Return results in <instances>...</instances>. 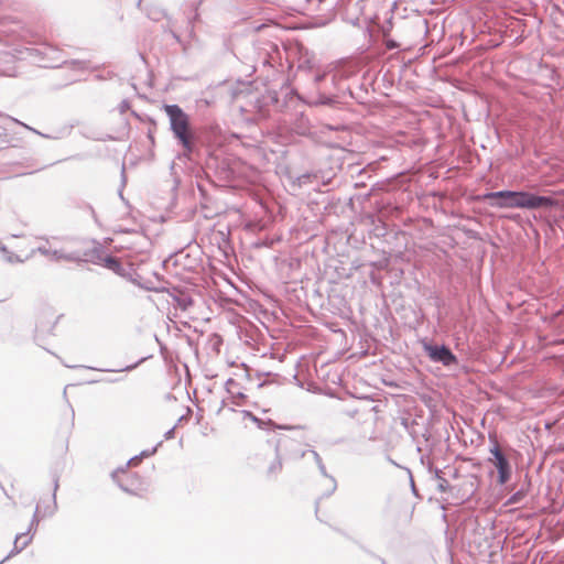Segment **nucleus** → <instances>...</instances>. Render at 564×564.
<instances>
[{
  "mask_svg": "<svg viewBox=\"0 0 564 564\" xmlns=\"http://www.w3.org/2000/svg\"><path fill=\"white\" fill-rule=\"evenodd\" d=\"M482 198L495 208L540 209L557 205V200L551 196H541L525 191L488 192L484 194Z\"/></svg>",
  "mask_w": 564,
  "mask_h": 564,
  "instance_id": "obj_1",
  "label": "nucleus"
},
{
  "mask_svg": "<svg viewBox=\"0 0 564 564\" xmlns=\"http://www.w3.org/2000/svg\"><path fill=\"white\" fill-rule=\"evenodd\" d=\"M275 453L295 460L305 457L306 454H310L316 463L321 475L328 480V486L326 491L323 494V497H329L336 491L337 481L335 477L327 473L319 454L314 449L303 448L301 442L296 437H292L290 435L280 436L275 443Z\"/></svg>",
  "mask_w": 564,
  "mask_h": 564,
  "instance_id": "obj_2",
  "label": "nucleus"
},
{
  "mask_svg": "<svg viewBox=\"0 0 564 564\" xmlns=\"http://www.w3.org/2000/svg\"><path fill=\"white\" fill-rule=\"evenodd\" d=\"M170 121V129L174 138L183 147L186 154H191L195 149V137L191 130L189 117L178 105L163 106Z\"/></svg>",
  "mask_w": 564,
  "mask_h": 564,
  "instance_id": "obj_3",
  "label": "nucleus"
},
{
  "mask_svg": "<svg viewBox=\"0 0 564 564\" xmlns=\"http://www.w3.org/2000/svg\"><path fill=\"white\" fill-rule=\"evenodd\" d=\"M105 253L106 251L100 246H96L91 249L84 250L83 252H65L63 250H56L53 252V257L56 261L65 260L70 262H88L101 265Z\"/></svg>",
  "mask_w": 564,
  "mask_h": 564,
  "instance_id": "obj_4",
  "label": "nucleus"
},
{
  "mask_svg": "<svg viewBox=\"0 0 564 564\" xmlns=\"http://www.w3.org/2000/svg\"><path fill=\"white\" fill-rule=\"evenodd\" d=\"M491 457L488 460L494 464L498 471V484L506 485L512 474L511 465L507 455L500 449L498 443L495 441L494 446L489 449Z\"/></svg>",
  "mask_w": 564,
  "mask_h": 564,
  "instance_id": "obj_5",
  "label": "nucleus"
},
{
  "mask_svg": "<svg viewBox=\"0 0 564 564\" xmlns=\"http://www.w3.org/2000/svg\"><path fill=\"white\" fill-rule=\"evenodd\" d=\"M288 101H281L275 90H267L254 101V107L261 116H267L269 108L273 107L276 111H283Z\"/></svg>",
  "mask_w": 564,
  "mask_h": 564,
  "instance_id": "obj_6",
  "label": "nucleus"
},
{
  "mask_svg": "<svg viewBox=\"0 0 564 564\" xmlns=\"http://www.w3.org/2000/svg\"><path fill=\"white\" fill-rule=\"evenodd\" d=\"M424 350L426 351L429 358L434 362H440L446 367L457 362L456 356L445 345L425 344Z\"/></svg>",
  "mask_w": 564,
  "mask_h": 564,
  "instance_id": "obj_7",
  "label": "nucleus"
},
{
  "mask_svg": "<svg viewBox=\"0 0 564 564\" xmlns=\"http://www.w3.org/2000/svg\"><path fill=\"white\" fill-rule=\"evenodd\" d=\"M531 488V480L529 478V475L527 474L524 476V480L521 484L520 488L514 491L507 500L506 505H519L521 503L527 495L529 494Z\"/></svg>",
  "mask_w": 564,
  "mask_h": 564,
  "instance_id": "obj_8",
  "label": "nucleus"
},
{
  "mask_svg": "<svg viewBox=\"0 0 564 564\" xmlns=\"http://www.w3.org/2000/svg\"><path fill=\"white\" fill-rule=\"evenodd\" d=\"M32 541V536L28 535V533H20L17 534L13 549L11 552L0 562V564H3L8 558H10L13 555L19 554L22 552Z\"/></svg>",
  "mask_w": 564,
  "mask_h": 564,
  "instance_id": "obj_9",
  "label": "nucleus"
},
{
  "mask_svg": "<svg viewBox=\"0 0 564 564\" xmlns=\"http://www.w3.org/2000/svg\"><path fill=\"white\" fill-rule=\"evenodd\" d=\"M101 265L119 275H123L124 269L120 260L107 252L104 256Z\"/></svg>",
  "mask_w": 564,
  "mask_h": 564,
  "instance_id": "obj_10",
  "label": "nucleus"
},
{
  "mask_svg": "<svg viewBox=\"0 0 564 564\" xmlns=\"http://www.w3.org/2000/svg\"><path fill=\"white\" fill-rule=\"evenodd\" d=\"M58 486H59V477L58 475L55 473L53 474V496H52V506H47L44 511H43V514L42 517H51L53 516L56 510H57V502H56V491L58 489Z\"/></svg>",
  "mask_w": 564,
  "mask_h": 564,
  "instance_id": "obj_11",
  "label": "nucleus"
},
{
  "mask_svg": "<svg viewBox=\"0 0 564 564\" xmlns=\"http://www.w3.org/2000/svg\"><path fill=\"white\" fill-rule=\"evenodd\" d=\"M282 470V455L275 453L274 459L270 463L267 469V475L269 477L278 476Z\"/></svg>",
  "mask_w": 564,
  "mask_h": 564,
  "instance_id": "obj_12",
  "label": "nucleus"
},
{
  "mask_svg": "<svg viewBox=\"0 0 564 564\" xmlns=\"http://www.w3.org/2000/svg\"><path fill=\"white\" fill-rule=\"evenodd\" d=\"M173 300H174L176 306L178 308H181L182 311L188 310L194 303L193 299L189 295L184 294V293L175 295L173 297Z\"/></svg>",
  "mask_w": 564,
  "mask_h": 564,
  "instance_id": "obj_13",
  "label": "nucleus"
},
{
  "mask_svg": "<svg viewBox=\"0 0 564 564\" xmlns=\"http://www.w3.org/2000/svg\"><path fill=\"white\" fill-rule=\"evenodd\" d=\"M64 65L75 70L88 69V62L84 59L65 61Z\"/></svg>",
  "mask_w": 564,
  "mask_h": 564,
  "instance_id": "obj_14",
  "label": "nucleus"
},
{
  "mask_svg": "<svg viewBox=\"0 0 564 564\" xmlns=\"http://www.w3.org/2000/svg\"><path fill=\"white\" fill-rule=\"evenodd\" d=\"M0 117H3L4 119H7V120H9V121H12V122H14V123H17V124H20V126L24 127L25 129H28V130H30V131H32V132L36 133V134H40V135H41V137H43V138H47V139H51V138H52L51 135H48V134H44V133H42V132H40V131L35 130L34 128H32V127H30V126H28V124H25V123H23V122L19 121L18 119H15V118H13V117H11V116H8V115H4V113L0 112Z\"/></svg>",
  "mask_w": 564,
  "mask_h": 564,
  "instance_id": "obj_15",
  "label": "nucleus"
},
{
  "mask_svg": "<svg viewBox=\"0 0 564 564\" xmlns=\"http://www.w3.org/2000/svg\"><path fill=\"white\" fill-rule=\"evenodd\" d=\"M142 361H144V358H141L140 360H138L133 365H129V366H126V367L120 368V369H97V368H91V367H89V369L99 370V371H107V372L131 371L134 368H137Z\"/></svg>",
  "mask_w": 564,
  "mask_h": 564,
  "instance_id": "obj_16",
  "label": "nucleus"
},
{
  "mask_svg": "<svg viewBox=\"0 0 564 564\" xmlns=\"http://www.w3.org/2000/svg\"><path fill=\"white\" fill-rule=\"evenodd\" d=\"M119 473L126 474L124 469H119L117 471H113L112 473L113 480L118 484V486L121 488V490L131 494L132 490L127 485H124L121 480L118 479V474Z\"/></svg>",
  "mask_w": 564,
  "mask_h": 564,
  "instance_id": "obj_17",
  "label": "nucleus"
},
{
  "mask_svg": "<svg viewBox=\"0 0 564 564\" xmlns=\"http://www.w3.org/2000/svg\"><path fill=\"white\" fill-rule=\"evenodd\" d=\"M54 251H55V250L47 248V247H46V245L39 246V247L34 250V252H39V253H41L42 256L50 257L52 260L56 261V260L54 259V257H53V252H54Z\"/></svg>",
  "mask_w": 564,
  "mask_h": 564,
  "instance_id": "obj_18",
  "label": "nucleus"
},
{
  "mask_svg": "<svg viewBox=\"0 0 564 564\" xmlns=\"http://www.w3.org/2000/svg\"><path fill=\"white\" fill-rule=\"evenodd\" d=\"M39 513H40V507L36 506L35 510H34V514H33L31 523H30V527H29L28 532H26L28 534L33 529L34 525H37V523L40 521Z\"/></svg>",
  "mask_w": 564,
  "mask_h": 564,
  "instance_id": "obj_19",
  "label": "nucleus"
},
{
  "mask_svg": "<svg viewBox=\"0 0 564 564\" xmlns=\"http://www.w3.org/2000/svg\"><path fill=\"white\" fill-rule=\"evenodd\" d=\"M449 489L448 481L443 477L442 479L437 480V490L441 492H446Z\"/></svg>",
  "mask_w": 564,
  "mask_h": 564,
  "instance_id": "obj_20",
  "label": "nucleus"
},
{
  "mask_svg": "<svg viewBox=\"0 0 564 564\" xmlns=\"http://www.w3.org/2000/svg\"><path fill=\"white\" fill-rule=\"evenodd\" d=\"M161 443H159L156 446H154L153 448L151 449H147V451H142L139 456H140V459L142 457H149V456H152L153 454H155L156 449H158V446L160 445Z\"/></svg>",
  "mask_w": 564,
  "mask_h": 564,
  "instance_id": "obj_21",
  "label": "nucleus"
},
{
  "mask_svg": "<svg viewBox=\"0 0 564 564\" xmlns=\"http://www.w3.org/2000/svg\"><path fill=\"white\" fill-rule=\"evenodd\" d=\"M429 469H430V471H433L434 477H435V479H436V480H440V479H442V478H443V476H442V470H441V469H438V468H434V469H433V468H432V464H430Z\"/></svg>",
  "mask_w": 564,
  "mask_h": 564,
  "instance_id": "obj_22",
  "label": "nucleus"
},
{
  "mask_svg": "<svg viewBox=\"0 0 564 564\" xmlns=\"http://www.w3.org/2000/svg\"><path fill=\"white\" fill-rule=\"evenodd\" d=\"M175 426L171 427L169 431L164 433V438L170 440L174 437Z\"/></svg>",
  "mask_w": 564,
  "mask_h": 564,
  "instance_id": "obj_23",
  "label": "nucleus"
},
{
  "mask_svg": "<svg viewBox=\"0 0 564 564\" xmlns=\"http://www.w3.org/2000/svg\"><path fill=\"white\" fill-rule=\"evenodd\" d=\"M300 120H301L300 128L302 130V133H304L307 130V124H306V120H305L303 115H301V119Z\"/></svg>",
  "mask_w": 564,
  "mask_h": 564,
  "instance_id": "obj_24",
  "label": "nucleus"
},
{
  "mask_svg": "<svg viewBox=\"0 0 564 564\" xmlns=\"http://www.w3.org/2000/svg\"><path fill=\"white\" fill-rule=\"evenodd\" d=\"M140 460V456L135 455L129 459L128 465H135Z\"/></svg>",
  "mask_w": 564,
  "mask_h": 564,
  "instance_id": "obj_25",
  "label": "nucleus"
},
{
  "mask_svg": "<svg viewBox=\"0 0 564 564\" xmlns=\"http://www.w3.org/2000/svg\"><path fill=\"white\" fill-rule=\"evenodd\" d=\"M408 471H409V474H410V482H411V489H412V492H413L414 495H416V488H415V485H414V481H413V478H412V474H411V471H410V470H408Z\"/></svg>",
  "mask_w": 564,
  "mask_h": 564,
  "instance_id": "obj_26",
  "label": "nucleus"
},
{
  "mask_svg": "<svg viewBox=\"0 0 564 564\" xmlns=\"http://www.w3.org/2000/svg\"><path fill=\"white\" fill-rule=\"evenodd\" d=\"M7 135V128L2 124H0V138Z\"/></svg>",
  "mask_w": 564,
  "mask_h": 564,
  "instance_id": "obj_27",
  "label": "nucleus"
},
{
  "mask_svg": "<svg viewBox=\"0 0 564 564\" xmlns=\"http://www.w3.org/2000/svg\"><path fill=\"white\" fill-rule=\"evenodd\" d=\"M397 46H398V45H397V43H395V42H393V41H389V42L387 43V47H388V48H390V50L395 48Z\"/></svg>",
  "mask_w": 564,
  "mask_h": 564,
  "instance_id": "obj_28",
  "label": "nucleus"
},
{
  "mask_svg": "<svg viewBox=\"0 0 564 564\" xmlns=\"http://www.w3.org/2000/svg\"><path fill=\"white\" fill-rule=\"evenodd\" d=\"M245 413L246 415L250 416L254 422H259V420L251 412L245 411Z\"/></svg>",
  "mask_w": 564,
  "mask_h": 564,
  "instance_id": "obj_29",
  "label": "nucleus"
},
{
  "mask_svg": "<svg viewBox=\"0 0 564 564\" xmlns=\"http://www.w3.org/2000/svg\"><path fill=\"white\" fill-rule=\"evenodd\" d=\"M310 175L308 174H305V175H302L299 180H300V183H304V178H308Z\"/></svg>",
  "mask_w": 564,
  "mask_h": 564,
  "instance_id": "obj_30",
  "label": "nucleus"
},
{
  "mask_svg": "<svg viewBox=\"0 0 564 564\" xmlns=\"http://www.w3.org/2000/svg\"><path fill=\"white\" fill-rule=\"evenodd\" d=\"M128 107V102L127 101H123L122 105H121V109L123 110L124 108Z\"/></svg>",
  "mask_w": 564,
  "mask_h": 564,
  "instance_id": "obj_31",
  "label": "nucleus"
},
{
  "mask_svg": "<svg viewBox=\"0 0 564 564\" xmlns=\"http://www.w3.org/2000/svg\"><path fill=\"white\" fill-rule=\"evenodd\" d=\"M0 250H1V251H7L6 246H3V245H1V243H0Z\"/></svg>",
  "mask_w": 564,
  "mask_h": 564,
  "instance_id": "obj_32",
  "label": "nucleus"
},
{
  "mask_svg": "<svg viewBox=\"0 0 564 564\" xmlns=\"http://www.w3.org/2000/svg\"><path fill=\"white\" fill-rule=\"evenodd\" d=\"M289 101H296L294 96H290Z\"/></svg>",
  "mask_w": 564,
  "mask_h": 564,
  "instance_id": "obj_33",
  "label": "nucleus"
},
{
  "mask_svg": "<svg viewBox=\"0 0 564 564\" xmlns=\"http://www.w3.org/2000/svg\"><path fill=\"white\" fill-rule=\"evenodd\" d=\"M117 381H118V379H109V380H107V382H110V383L117 382Z\"/></svg>",
  "mask_w": 564,
  "mask_h": 564,
  "instance_id": "obj_34",
  "label": "nucleus"
},
{
  "mask_svg": "<svg viewBox=\"0 0 564 564\" xmlns=\"http://www.w3.org/2000/svg\"><path fill=\"white\" fill-rule=\"evenodd\" d=\"M238 397L239 398H245V394L243 393H238Z\"/></svg>",
  "mask_w": 564,
  "mask_h": 564,
  "instance_id": "obj_35",
  "label": "nucleus"
},
{
  "mask_svg": "<svg viewBox=\"0 0 564 564\" xmlns=\"http://www.w3.org/2000/svg\"><path fill=\"white\" fill-rule=\"evenodd\" d=\"M119 196L121 197V199H123V196H122V192H121V191L119 192Z\"/></svg>",
  "mask_w": 564,
  "mask_h": 564,
  "instance_id": "obj_36",
  "label": "nucleus"
},
{
  "mask_svg": "<svg viewBox=\"0 0 564 564\" xmlns=\"http://www.w3.org/2000/svg\"><path fill=\"white\" fill-rule=\"evenodd\" d=\"M121 174L124 177V167L122 169Z\"/></svg>",
  "mask_w": 564,
  "mask_h": 564,
  "instance_id": "obj_37",
  "label": "nucleus"
}]
</instances>
